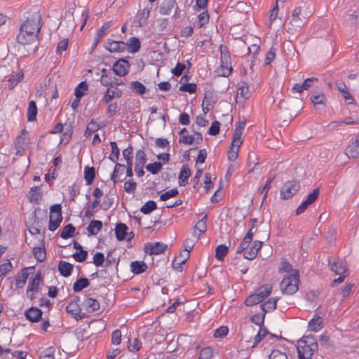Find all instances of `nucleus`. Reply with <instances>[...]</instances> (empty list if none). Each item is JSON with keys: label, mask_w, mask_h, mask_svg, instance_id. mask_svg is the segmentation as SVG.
I'll return each mask as SVG.
<instances>
[{"label": "nucleus", "mask_w": 359, "mask_h": 359, "mask_svg": "<svg viewBox=\"0 0 359 359\" xmlns=\"http://www.w3.org/2000/svg\"><path fill=\"white\" fill-rule=\"evenodd\" d=\"M262 300L259 298L257 293L248 296L245 300V304L247 306H252L262 302Z\"/></svg>", "instance_id": "nucleus-53"}, {"label": "nucleus", "mask_w": 359, "mask_h": 359, "mask_svg": "<svg viewBox=\"0 0 359 359\" xmlns=\"http://www.w3.org/2000/svg\"><path fill=\"white\" fill-rule=\"evenodd\" d=\"M82 306L89 313L96 312L100 308V302L97 299L90 297L86 298L83 301Z\"/></svg>", "instance_id": "nucleus-14"}, {"label": "nucleus", "mask_w": 359, "mask_h": 359, "mask_svg": "<svg viewBox=\"0 0 359 359\" xmlns=\"http://www.w3.org/2000/svg\"><path fill=\"white\" fill-rule=\"evenodd\" d=\"M253 234L254 233L252 232V229H249L245 236H244L243 239L242 240L241 243L237 248L236 250V254H240L241 252H243L247 250V248L249 247V244L252 242L253 238Z\"/></svg>", "instance_id": "nucleus-17"}, {"label": "nucleus", "mask_w": 359, "mask_h": 359, "mask_svg": "<svg viewBox=\"0 0 359 359\" xmlns=\"http://www.w3.org/2000/svg\"><path fill=\"white\" fill-rule=\"evenodd\" d=\"M104 255L102 252H97L94 256H93V264L96 266H102L104 262Z\"/></svg>", "instance_id": "nucleus-63"}, {"label": "nucleus", "mask_w": 359, "mask_h": 359, "mask_svg": "<svg viewBox=\"0 0 359 359\" xmlns=\"http://www.w3.org/2000/svg\"><path fill=\"white\" fill-rule=\"evenodd\" d=\"M90 285V281L86 278H81L77 279L73 284V290L75 292H79L83 289L88 287Z\"/></svg>", "instance_id": "nucleus-32"}, {"label": "nucleus", "mask_w": 359, "mask_h": 359, "mask_svg": "<svg viewBox=\"0 0 359 359\" xmlns=\"http://www.w3.org/2000/svg\"><path fill=\"white\" fill-rule=\"evenodd\" d=\"M176 4V0H163L159 7L161 15H169Z\"/></svg>", "instance_id": "nucleus-25"}, {"label": "nucleus", "mask_w": 359, "mask_h": 359, "mask_svg": "<svg viewBox=\"0 0 359 359\" xmlns=\"http://www.w3.org/2000/svg\"><path fill=\"white\" fill-rule=\"evenodd\" d=\"M229 328L226 326H221L216 329L214 332L213 337L215 338H221L227 335Z\"/></svg>", "instance_id": "nucleus-62"}, {"label": "nucleus", "mask_w": 359, "mask_h": 359, "mask_svg": "<svg viewBox=\"0 0 359 359\" xmlns=\"http://www.w3.org/2000/svg\"><path fill=\"white\" fill-rule=\"evenodd\" d=\"M232 72V67L231 65V62L229 61V56H222L221 57V65L217 69L216 72L218 76L227 77L230 75Z\"/></svg>", "instance_id": "nucleus-10"}, {"label": "nucleus", "mask_w": 359, "mask_h": 359, "mask_svg": "<svg viewBox=\"0 0 359 359\" xmlns=\"http://www.w3.org/2000/svg\"><path fill=\"white\" fill-rule=\"evenodd\" d=\"M128 229V228L126 224H117L114 229L116 239L118 241H123L126 239Z\"/></svg>", "instance_id": "nucleus-23"}, {"label": "nucleus", "mask_w": 359, "mask_h": 359, "mask_svg": "<svg viewBox=\"0 0 359 359\" xmlns=\"http://www.w3.org/2000/svg\"><path fill=\"white\" fill-rule=\"evenodd\" d=\"M95 177L94 167L86 166L84 168V180L87 185H90Z\"/></svg>", "instance_id": "nucleus-35"}, {"label": "nucleus", "mask_w": 359, "mask_h": 359, "mask_svg": "<svg viewBox=\"0 0 359 359\" xmlns=\"http://www.w3.org/2000/svg\"><path fill=\"white\" fill-rule=\"evenodd\" d=\"M318 348V341L313 335L302 338L298 341L297 346L299 359H311Z\"/></svg>", "instance_id": "nucleus-2"}, {"label": "nucleus", "mask_w": 359, "mask_h": 359, "mask_svg": "<svg viewBox=\"0 0 359 359\" xmlns=\"http://www.w3.org/2000/svg\"><path fill=\"white\" fill-rule=\"evenodd\" d=\"M37 115V107L36 102L34 100H31L29 102L27 118L28 121H34L36 118Z\"/></svg>", "instance_id": "nucleus-31"}, {"label": "nucleus", "mask_w": 359, "mask_h": 359, "mask_svg": "<svg viewBox=\"0 0 359 359\" xmlns=\"http://www.w3.org/2000/svg\"><path fill=\"white\" fill-rule=\"evenodd\" d=\"M27 197L31 202L38 203L42 198L40 187L36 186L32 187Z\"/></svg>", "instance_id": "nucleus-28"}, {"label": "nucleus", "mask_w": 359, "mask_h": 359, "mask_svg": "<svg viewBox=\"0 0 359 359\" xmlns=\"http://www.w3.org/2000/svg\"><path fill=\"white\" fill-rule=\"evenodd\" d=\"M102 227V222L100 220H92L90 222L87 231L90 235H97Z\"/></svg>", "instance_id": "nucleus-30"}, {"label": "nucleus", "mask_w": 359, "mask_h": 359, "mask_svg": "<svg viewBox=\"0 0 359 359\" xmlns=\"http://www.w3.org/2000/svg\"><path fill=\"white\" fill-rule=\"evenodd\" d=\"M76 231V228L72 224H68L66 225L62 229L60 237L63 239H67L73 236L74 232Z\"/></svg>", "instance_id": "nucleus-40"}, {"label": "nucleus", "mask_w": 359, "mask_h": 359, "mask_svg": "<svg viewBox=\"0 0 359 359\" xmlns=\"http://www.w3.org/2000/svg\"><path fill=\"white\" fill-rule=\"evenodd\" d=\"M66 311L68 313L72 314L75 319H83L86 317L85 313H81V309L79 304L70 302L66 307Z\"/></svg>", "instance_id": "nucleus-15"}, {"label": "nucleus", "mask_w": 359, "mask_h": 359, "mask_svg": "<svg viewBox=\"0 0 359 359\" xmlns=\"http://www.w3.org/2000/svg\"><path fill=\"white\" fill-rule=\"evenodd\" d=\"M151 10V6L145 7L138 15V24L140 27H143L147 25V20Z\"/></svg>", "instance_id": "nucleus-33"}, {"label": "nucleus", "mask_w": 359, "mask_h": 359, "mask_svg": "<svg viewBox=\"0 0 359 359\" xmlns=\"http://www.w3.org/2000/svg\"><path fill=\"white\" fill-rule=\"evenodd\" d=\"M24 77L22 72H20L15 74L12 75L8 80L7 84L10 89L14 88L18 83H20Z\"/></svg>", "instance_id": "nucleus-34"}, {"label": "nucleus", "mask_w": 359, "mask_h": 359, "mask_svg": "<svg viewBox=\"0 0 359 359\" xmlns=\"http://www.w3.org/2000/svg\"><path fill=\"white\" fill-rule=\"evenodd\" d=\"M269 359H288V358L285 353L278 349H274L269 355Z\"/></svg>", "instance_id": "nucleus-58"}, {"label": "nucleus", "mask_w": 359, "mask_h": 359, "mask_svg": "<svg viewBox=\"0 0 359 359\" xmlns=\"http://www.w3.org/2000/svg\"><path fill=\"white\" fill-rule=\"evenodd\" d=\"M197 86L196 83H183L180 86L179 90L182 92H187L190 94L195 93L196 92Z\"/></svg>", "instance_id": "nucleus-55"}, {"label": "nucleus", "mask_w": 359, "mask_h": 359, "mask_svg": "<svg viewBox=\"0 0 359 359\" xmlns=\"http://www.w3.org/2000/svg\"><path fill=\"white\" fill-rule=\"evenodd\" d=\"M345 154L348 158H356L359 157V135L355 141L346 147Z\"/></svg>", "instance_id": "nucleus-18"}, {"label": "nucleus", "mask_w": 359, "mask_h": 359, "mask_svg": "<svg viewBox=\"0 0 359 359\" xmlns=\"http://www.w3.org/2000/svg\"><path fill=\"white\" fill-rule=\"evenodd\" d=\"M24 315L27 320L32 323H38L42 317V311L35 306H32L25 310Z\"/></svg>", "instance_id": "nucleus-11"}, {"label": "nucleus", "mask_w": 359, "mask_h": 359, "mask_svg": "<svg viewBox=\"0 0 359 359\" xmlns=\"http://www.w3.org/2000/svg\"><path fill=\"white\" fill-rule=\"evenodd\" d=\"M137 187L136 182L133 180L126 181L124 183V189L128 194H133L135 192Z\"/></svg>", "instance_id": "nucleus-64"}, {"label": "nucleus", "mask_w": 359, "mask_h": 359, "mask_svg": "<svg viewBox=\"0 0 359 359\" xmlns=\"http://www.w3.org/2000/svg\"><path fill=\"white\" fill-rule=\"evenodd\" d=\"M122 90L116 88L114 90L107 88L102 97V100L105 103H109L114 98H120L122 96Z\"/></svg>", "instance_id": "nucleus-16"}, {"label": "nucleus", "mask_w": 359, "mask_h": 359, "mask_svg": "<svg viewBox=\"0 0 359 359\" xmlns=\"http://www.w3.org/2000/svg\"><path fill=\"white\" fill-rule=\"evenodd\" d=\"M299 273L295 269L291 274L285 276L280 283V289L283 294L292 295L299 290Z\"/></svg>", "instance_id": "nucleus-3"}, {"label": "nucleus", "mask_w": 359, "mask_h": 359, "mask_svg": "<svg viewBox=\"0 0 359 359\" xmlns=\"http://www.w3.org/2000/svg\"><path fill=\"white\" fill-rule=\"evenodd\" d=\"M27 132L25 129L21 131V134L17 136L15 141V147L18 152L25 151L29 144V140L27 137Z\"/></svg>", "instance_id": "nucleus-13"}, {"label": "nucleus", "mask_w": 359, "mask_h": 359, "mask_svg": "<svg viewBox=\"0 0 359 359\" xmlns=\"http://www.w3.org/2000/svg\"><path fill=\"white\" fill-rule=\"evenodd\" d=\"M266 313V311H264V312L262 311V313L255 314L250 318L251 322L259 327H262L264 323Z\"/></svg>", "instance_id": "nucleus-48"}, {"label": "nucleus", "mask_w": 359, "mask_h": 359, "mask_svg": "<svg viewBox=\"0 0 359 359\" xmlns=\"http://www.w3.org/2000/svg\"><path fill=\"white\" fill-rule=\"evenodd\" d=\"M55 348L53 346H49L40 352V359H55L54 357Z\"/></svg>", "instance_id": "nucleus-46"}, {"label": "nucleus", "mask_w": 359, "mask_h": 359, "mask_svg": "<svg viewBox=\"0 0 359 359\" xmlns=\"http://www.w3.org/2000/svg\"><path fill=\"white\" fill-rule=\"evenodd\" d=\"M126 44V49L127 48L128 51L130 53H137L141 47V43L138 38L137 37H131L128 39Z\"/></svg>", "instance_id": "nucleus-21"}, {"label": "nucleus", "mask_w": 359, "mask_h": 359, "mask_svg": "<svg viewBox=\"0 0 359 359\" xmlns=\"http://www.w3.org/2000/svg\"><path fill=\"white\" fill-rule=\"evenodd\" d=\"M178 194H179V191L177 189H172L169 191H165V193H163L160 196V200L161 201H165L170 198L175 197Z\"/></svg>", "instance_id": "nucleus-57"}, {"label": "nucleus", "mask_w": 359, "mask_h": 359, "mask_svg": "<svg viewBox=\"0 0 359 359\" xmlns=\"http://www.w3.org/2000/svg\"><path fill=\"white\" fill-rule=\"evenodd\" d=\"M250 87L246 82H241L237 90V97L244 100L250 97Z\"/></svg>", "instance_id": "nucleus-36"}, {"label": "nucleus", "mask_w": 359, "mask_h": 359, "mask_svg": "<svg viewBox=\"0 0 359 359\" xmlns=\"http://www.w3.org/2000/svg\"><path fill=\"white\" fill-rule=\"evenodd\" d=\"M130 64L126 59L118 60L113 65L112 69L115 74L118 76H124L128 73Z\"/></svg>", "instance_id": "nucleus-7"}, {"label": "nucleus", "mask_w": 359, "mask_h": 359, "mask_svg": "<svg viewBox=\"0 0 359 359\" xmlns=\"http://www.w3.org/2000/svg\"><path fill=\"white\" fill-rule=\"evenodd\" d=\"M100 129L99 124L94 120H91L87 125L86 129L84 132V136L88 138L93 133H95Z\"/></svg>", "instance_id": "nucleus-38"}, {"label": "nucleus", "mask_w": 359, "mask_h": 359, "mask_svg": "<svg viewBox=\"0 0 359 359\" xmlns=\"http://www.w3.org/2000/svg\"><path fill=\"white\" fill-rule=\"evenodd\" d=\"M299 183L296 180L286 182L281 188L280 198L287 200L292 197L299 189Z\"/></svg>", "instance_id": "nucleus-5"}, {"label": "nucleus", "mask_w": 359, "mask_h": 359, "mask_svg": "<svg viewBox=\"0 0 359 359\" xmlns=\"http://www.w3.org/2000/svg\"><path fill=\"white\" fill-rule=\"evenodd\" d=\"M41 20V16L39 12H34L27 17L20 25L16 36L18 43L25 46L36 42L42 26Z\"/></svg>", "instance_id": "nucleus-1"}, {"label": "nucleus", "mask_w": 359, "mask_h": 359, "mask_svg": "<svg viewBox=\"0 0 359 359\" xmlns=\"http://www.w3.org/2000/svg\"><path fill=\"white\" fill-rule=\"evenodd\" d=\"M273 290V286L271 284L266 283L260 286L257 290L256 293L258 294L259 298L263 301L267 297H269Z\"/></svg>", "instance_id": "nucleus-27"}, {"label": "nucleus", "mask_w": 359, "mask_h": 359, "mask_svg": "<svg viewBox=\"0 0 359 359\" xmlns=\"http://www.w3.org/2000/svg\"><path fill=\"white\" fill-rule=\"evenodd\" d=\"M341 123L346 124V125L356 124V123H359V119H353L352 117H349V118H346L344 121H343L341 122L332 121L329 124V126L331 128H334L337 127L338 126H339Z\"/></svg>", "instance_id": "nucleus-56"}, {"label": "nucleus", "mask_w": 359, "mask_h": 359, "mask_svg": "<svg viewBox=\"0 0 359 359\" xmlns=\"http://www.w3.org/2000/svg\"><path fill=\"white\" fill-rule=\"evenodd\" d=\"M279 299V297L270 298L268 301L260 305L262 311L264 312V311H266V313L269 311H274L277 308V302Z\"/></svg>", "instance_id": "nucleus-26"}, {"label": "nucleus", "mask_w": 359, "mask_h": 359, "mask_svg": "<svg viewBox=\"0 0 359 359\" xmlns=\"http://www.w3.org/2000/svg\"><path fill=\"white\" fill-rule=\"evenodd\" d=\"M123 156L126 161L127 166L133 165V149L131 145L123 150Z\"/></svg>", "instance_id": "nucleus-42"}, {"label": "nucleus", "mask_w": 359, "mask_h": 359, "mask_svg": "<svg viewBox=\"0 0 359 359\" xmlns=\"http://www.w3.org/2000/svg\"><path fill=\"white\" fill-rule=\"evenodd\" d=\"M110 145L111 148V154L109 156V158L114 163L118 160L120 150L117 146L116 142H110Z\"/></svg>", "instance_id": "nucleus-49"}, {"label": "nucleus", "mask_w": 359, "mask_h": 359, "mask_svg": "<svg viewBox=\"0 0 359 359\" xmlns=\"http://www.w3.org/2000/svg\"><path fill=\"white\" fill-rule=\"evenodd\" d=\"M27 278H28V273L26 271V269H22V273L20 276H18L15 279V286L18 288L22 287L25 285Z\"/></svg>", "instance_id": "nucleus-47"}, {"label": "nucleus", "mask_w": 359, "mask_h": 359, "mask_svg": "<svg viewBox=\"0 0 359 359\" xmlns=\"http://www.w3.org/2000/svg\"><path fill=\"white\" fill-rule=\"evenodd\" d=\"M130 88L132 91L137 95H142L145 91V86L140 81H132L130 83Z\"/></svg>", "instance_id": "nucleus-44"}, {"label": "nucleus", "mask_w": 359, "mask_h": 359, "mask_svg": "<svg viewBox=\"0 0 359 359\" xmlns=\"http://www.w3.org/2000/svg\"><path fill=\"white\" fill-rule=\"evenodd\" d=\"M306 16L302 13L301 7H296L291 15L290 23L297 27H301L305 22Z\"/></svg>", "instance_id": "nucleus-9"}, {"label": "nucleus", "mask_w": 359, "mask_h": 359, "mask_svg": "<svg viewBox=\"0 0 359 359\" xmlns=\"http://www.w3.org/2000/svg\"><path fill=\"white\" fill-rule=\"evenodd\" d=\"M147 269V265L143 261H133L130 263V271L136 275L142 273Z\"/></svg>", "instance_id": "nucleus-24"}, {"label": "nucleus", "mask_w": 359, "mask_h": 359, "mask_svg": "<svg viewBox=\"0 0 359 359\" xmlns=\"http://www.w3.org/2000/svg\"><path fill=\"white\" fill-rule=\"evenodd\" d=\"M215 349L210 346L203 348L199 353L198 359H212Z\"/></svg>", "instance_id": "nucleus-43"}, {"label": "nucleus", "mask_w": 359, "mask_h": 359, "mask_svg": "<svg viewBox=\"0 0 359 359\" xmlns=\"http://www.w3.org/2000/svg\"><path fill=\"white\" fill-rule=\"evenodd\" d=\"M322 324V318L320 316H316L309 320L308 327L311 331L316 332L323 328Z\"/></svg>", "instance_id": "nucleus-29"}, {"label": "nucleus", "mask_w": 359, "mask_h": 359, "mask_svg": "<svg viewBox=\"0 0 359 359\" xmlns=\"http://www.w3.org/2000/svg\"><path fill=\"white\" fill-rule=\"evenodd\" d=\"M238 148L236 146L231 145L228 151V160L229 161H234L237 159L238 156Z\"/></svg>", "instance_id": "nucleus-61"}, {"label": "nucleus", "mask_w": 359, "mask_h": 359, "mask_svg": "<svg viewBox=\"0 0 359 359\" xmlns=\"http://www.w3.org/2000/svg\"><path fill=\"white\" fill-rule=\"evenodd\" d=\"M147 161V156L142 149H139L135 154V165L140 166L144 165Z\"/></svg>", "instance_id": "nucleus-50"}, {"label": "nucleus", "mask_w": 359, "mask_h": 359, "mask_svg": "<svg viewBox=\"0 0 359 359\" xmlns=\"http://www.w3.org/2000/svg\"><path fill=\"white\" fill-rule=\"evenodd\" d=\"M207 230V225L202 222H198L197 224L194 226V236H196L198 239L200 238L201 233H203Z\"/></svg>", "instance_id": "nucleus-51"}, {"label": "nucleus", "mask_w": 359, "mask_h": 359, "mask_svg": "<svg viewBox=\"0 0 359 359\" xmlns=\"http://www.w3.org/2000/svg\"><path fill=\"white\" fill-rule=\"evenodd\" d=\"M157 208V205L154 201H148L140 208V212L144 215L151 213Z\"/></svg>", "instance_id": "nucleus-45"}, {"label": "nucleus", "mask_w": 359, "mask_h": 359, "mask_svg": "<svg viewBox=\"0 0 359 359\" xmlns=\"http://www.w3.org/2000/svg\"><path fill=\"white\" fill-rule=\"evenodd\" d=\"M228 247L225 245L221 244L216 248L215 250V258L218 261H222L224 257L228 253Z\"/></svg>", "instance_id": "nucleus-41"}, {"label": "nucleus", "mask_w": 359, "mask_h": 359, "mask_svg": "<svg viewBox=\"0 0 359 359\" xmlns=\"http://www.w3.org/2000/svg\"><path fill=\"white\" fill-rule=\"evenodd\" d=\"M33 255L36 259L39 262H42L46 258V253L44 246L43 247H34L33 248Z\"/></svg>", "instance_id": "nucleus-37"}, {"label": "nucleus", "mask_w": 359, "mask_h": 359, "mask_svg": "<svg viewBox=\"0 0 359 359\" xmlns=\"http://www.w3.org/2000/svg\"><path fill=\"white\" fill-rule=\"evenodd\" d=\"M43 283L41 272H38L33 278H30L26 290V294L30 300L34 299V293L39 291V286Z\"/></svg>", "instance_id": "nucleus-6"}, {"label": "nucleus", "mask_w": 359, "mask_h": 359, "mask_svg": "<svg viewBox=\"0 0 359 359\" xmlns=\"http://www.w3.org/2000/svg\"><path fill=\"white\" fill-rule=\"evenodd\" d=\"M61 209L60 204H55L50 208L49 231H54L59 227L62 220Z\"/></svg>", "instance_id": "nucleus-4"}, {"label": "nucleus", "mask_w": 359, "mask_h": 359, "mask_svg": "<svg viewBox=\"0 0 359 359\" xmlns=\"http://www.w3.org/2000/svg\"><path fill=\"white\" fill-rule=\"evenodd\" d=\"M167 247L161 242L148 243L144 245V252L149 255H160L165 251Z\"/></svg>", "instance_id": "nucleus-8"}, {"label": "nucleus", "mask_w": 359, "mask_h": 359, "mask_svg": "<svg viewBox=\"0 0 359 359\" xmlns=\"http://www.w3.org/2000/svg\"><path fill=\"white\" fill-rule=\"evenodd\" d=\"M142 342L137 338L128 340V348L130 352H136L140 349Z\"/></svg>", "instance_id": "nucleus-52"}, {"label": "nucleus", "mask_w": 359, "mask_h": 359, "mask_svg": "<svg viewBox=\"0 0 359 359\" xmlns=\"http://www.w3.org/2000/svg\"><path fill=\"white\" fill-rule=\"evenodd\" d=\"M88 257V252L84 250H81L79 252H76L72 255V257L78 262H84Z\"/></svg>", "instance_id": "nucleus-59"}, {"label": "nucleus", "mask_w": 359, "mask_h": 359, "mask_svg": "<svg viewBox=\"0 0 359 359\" xmlns=\"http://www.w3.org/2000/svg\"><path fill=\"white\" fill-rule=\"evenodd\" d=\"M126 168V166L123 164L116 163L114 169V171L111 175V180L113 182L114 184H116L118 180V173L122 174Z\"/></svg>", "instance_id": "nucleus-39"}, {"label": "nucleus", "mask_w": 359, "mask_h": 359, "mask_svg": "<svg viewBox=\"0 0 359 359\" xmlns=\"http://www.w3.org/2000/svg\"><path fill=\"white\" fill-rule=\"evenodd\" d=\"M104 48L110 53H121L126 50V44L121 41L108 39Z\"/></svg>", "instance_id": "nucleus-12"}, {"label": "nucleus", "mask_w": 359, "mask_h": 359, "mask_svg": "<svg viewBox=\"0 0 359 359\" xmlns=\"http://www.w3.org/2000/svg\"><path fill=\"white\" fill-rule=\"evenodd\" d=\"M311 102L313 103L316 109H319L320 107H325L327 98L324 93H320L317 95H312L310 97Z\"/></svg>", "instance_id": "nucleus-22"}, {"label": "nucleus", "mask_w": 359, "mask_h": 359, "mask_svg": "<svg viewBox=\"0 0 359 359\" xmlns=\"http://www.w3.org/2000/svg\"><path fill=\"white\" fill-rule=\"evenodd\" d=\"M145 168L147 171L153 175H156L161 170L162 164L160 162H154L147 164Z\"/></svg>", "instance_id": "nucleus-54"}, {"label": "nucleus", "mask_w": 359, "mask_h": 359, "mask_svg": "<svg viewBox=\"0 0 359 359\" xmlns=\"http://www.w3.org/2000/svg\"><path fill=\"white\" fill-rule=\"evenodd\" d=\"M330 264L331 270L336 274L348 273L346 263L343 260H337Z\"/></svg>", "instance_id": "nucleus-20"}, {"label": "nucleus", "mask_w": 359, "mask_h": 359, "mask_svg": "<svg viewBox=\"0 0 359 359\" xmlns=\"http://www.w3.org/2000/svg\"><path fill=\"white\" fill-rule=\"evenodd\" d=\"M242 132H241L239 130H234V133L232 138V146H236L237 147H239L241 144H242L241 141V135Z\"/></svg>", "instance_id": "nucleus-60"}, {"label": "nucleus", "mask_w": 359, "mask_h": 359, "mask_svg": "<svg viewBox=\"0 0 359 359\" xmlns=\"http://www.w3.org/2000/svg\"><path fill=\"white\" fill-rule=\"evenodd\" d=\"M74 265L66 261L60 260L58 263V271L60 275L65 278H67L72 275Z\"/></svg>", "instance_id": "nucleus-19"}]
</instances>
